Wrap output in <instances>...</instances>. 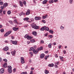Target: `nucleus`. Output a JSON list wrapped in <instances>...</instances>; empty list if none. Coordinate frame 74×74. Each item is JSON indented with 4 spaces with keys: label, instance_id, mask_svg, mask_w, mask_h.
Here are the masks:
<instances>
[{
    "label": "nucleus",
    "instance_id": "f257e3e1",
    "mask_svg": "<svg viewBox=\"0 0 74 74\" xmlns=\"http://www.w3.org/2000/svg\"><path fill=\"white\" fill-rule=\"evenodd\" d=\"M24 38H27L28 40H30V39H32V36L29 35H27V34L24 36Z\"/></svg>",
    "mask_w": 74,
    "mask_h": 74
},
{
    "label": "nucleus",
    "instance_id": "f03ea898",
    "mask_svg": "<svg viewBox=\"0 0 74 74\" xmlns=\"http://www.w3.org/2000/svg\"><path fill=\"white\" fill-rule=\"evenodd\" d=\"M8 71L9 73H12V67L11 66H8Z\"/></svg>",
    "mask_w": 74,
    "mask_h": 74
},
{
    "label": "nucleus",
    "instance_id": "7ed1b4c3",
    "mask_svg": "<svg viewBox=\"0 0 74 74\" xmlns=\"http://www.w3.org/2000/svg\"><path fill=\"white\" fill-rule=\"evenodd\" d=\"M11 31H10L6 32L4 35V37H7L9 35H10L12 33Z\"/></svg>",
    "mask_w": 74,
    "mask_h": 74
},
{
    "label": "nucleus",
    "instance_id": "20e7f679",
    "mask_svg": "<svg viewBox=\"0 0 74 74\" xmlns=\"http://www.w3.org/2000/svg\"><path fill=\"white\" fill-rule=\"evenodd\" d=\"M11 31H10L6 32L4 35V37H7L9 35H10L12 33Z\"/></svg>",
    "mask_w": 74,
    "mask_h": 74
},
{
    "label": "nucleus",
    "instance_id": "39448f33",
    "mask_svg": "<svg viewBox=\"0 0 74 74\" xmlns=\"http://www.w3.org/2000/svg\"><path fill=\"white\" fill-rule=\"evenodd\" d=\"M41 17L39 16H36L35 17L34 19L36 21H38V20H41Z\"/></svg>",
    "mask_w": 74,
    "mask_h": 74
},
{
    "label": "nucleus",
    "instance_id": "423d86ee",
    "mask_svg": "<svg viewBox=\"0 0 74 74\" xmlns=\"http://www.w3.org/2000/svg\"><path fill=\"white\" fill-rule=\"evenodd\" d=\"M21 63L22 64H23V63H25V60H24V59L23 57H21Z\"/></svg>",
    "mask_w": 74,
    "mask_h": 74
},
{
    "label": "nucleus",
    "instance_id": "0eeeda50",
    "mask_svg": "<svg viewBox=\"0 0 74 74\" xmlns=\"http://www.w3.org/2000/svg\"><path fill=\"white\" fill-rule=\"evenodd\" d=\"M11 53L13 56H15L16 53V51H15V50H14L13 51L11 52Z\"/></svg>",
    "mask_w": 74,
    "mask_h": 74
},
{
    "label": "nucleus",
    "instance_id": "6e6552de",
    "mask_svg": "<svg viewBox=\"0 0 74 74\" xmlns=\"http://www.w3.org/2000/svg\"><path fill=\"white\" fill-rule=\"evenodd\" d=\"M33 52L34 54H37V53L38 52V50L37 49H36V50L35 49H34L33 50Z\"/></svg>",
    "mask_w": 74,
    "mask_h": 74
},
{
    "label": "nucleus",
    "instance_id": "1a4fd4ad",
    "mask_svg": "<svg viewBox=\"0 0 74 74\" xmlns=\"http://www.w3.org/2000/svg\"><path fill=\"white\" fill-rule=\"evenodd\" d=\"M3 51H7L8 50V47L6 46L5 47L3 48Z\"/></svg>",
    "mask_w": 74,
    "mask_h": 74
},
{
    "label": "nucleus",
    "instance_id": "9d476101",
    "mask_svg": "<svg viewBox=\"0 0 74 74\" xmlns=\"http://www.w3.org/2000/svg\"><path fill=\"white\" fill-rule=\"evenodd\" d=\"M4 72V69L2 68L0 69V74H3Z\"/></svg>",
    "mask_w": 74,
    "mask_h": 74
},
{
    "label": "nucleus",
    "instance_id": "9b49d317",
    "mask_svg": "<svg viewBox=\"0 0 74 74\" xmlns=\"http://www.w3.org/2000/svg\"><path fill=\"white\" fill-rule=\"evenodd\" d=\"M46 28V26H45L43 27H42L40 29V31H44L45 30V28Z\"/></svg>",
    "mask_w": 74,
    "mask_h": 74
},
{
    "label": "nucleus",
    "instance_id": "f8f14e48",
    "mask_svg": "<svg viewBox=\"0 0 74 74\" xmlns=\"http://www.w3.org/2000/svg\"><path fill=\"white\" fill-rule=\"evenodd\" d=\"M45 56V54H44L42 53L40 55V58L42 59H43V58H44V57Z\"/></svg>",
    "mask_w": 74,
    "mask_h": 74
},
{
    "label": "nucleus",
    "instance_id": "ddd939ff",
    "mask_svg": "<svg viewBox=\"0 0 74 74\" xmlns=\"http://www.w3.org/2000/svg\"><path fill=\"white\" fill-rule=\"evenodd\" d=\"M30 10L28 9L27 10L26 14L27 15H28L30 14Z\"/></svg>",
    "mask_w": 74,
    "mask_h": 74
},
{
    "label": "nucleus",
    "instance_id": "4468645a",
    "mask_svg": "<svg viewBox=\"0 0 74 74\" xmlns=\"http://www.w3.org/2000/svg\"><path fill=\"white\" fill-rule=\"evenodd\" d=\"M12 44H14V45H17V41H13L12 42Z\"/></svg>",
    "mask_w": 74,
    "mask_h": 74
},
{
    "label": "nucleus",
    "instance_id": "2eb2a0df",
    "mask_svg": "<svg viewBox=\"0 0 74 74\" xmlns=\"http://www.w3.org/2000/svg\"><path fill=\"white\" fill-rule=\"evenodd\" d=\"M35 29H38L39 28V27L38 26L35 25L33 27Z\"/></svg>",
    "mask_w": 74,
    "mask_h": 74
},
{
    "label": "nucleus",
    "instance_id": "dca6fc26",
    "mask_svg": "<svg viewBox=\"0 0 74 74\" xmlns=\"http://www.w3.org/2000/svg\"><path fill=\"white\" fill-rule=\"evenodd\" d=\"M32 34L35 36H37V32L34 31L32 32Z\"/></svg>",
    "mask_w": 74,
    "mask_h": 74
},
{
    "label": "nucleus",
    "instance_id": "f3484780",
    "mask_svg": "<svg viewBox=\"0 0 74 74\" xmlns=\"http://www.w3.org/2000/svg\"><path fill=\"white\" fill-rule=\"evenodd\" d=\"M8 4L7 3H5L3 4L4 7H6L8 6Z\"/></svg>",
    "mask_w": 74,
    "mask_h": 74
},
{
    "label": "nucleus",
    "instance_id": "a211bd4d",
    "mask_svg": "<svg viewBox=\"0 0 74 74\" xmlns=\"http://www.w3.org/2000/svg\"><path fill=\"white\" fill-rule=\"evenodd\" d=\"M48 66L49 67H53L54 66V64L53 63L51 64H49L48 65Z\"/></svg>",
    "mask_w": 74,
    "mask_h": 74
},
{
    "label": "nucleus",
    "instance_id": "6ab92c4d",
    "mask_svg": "<svg viewBox=\"0 0 74 74\" xmlns=\"http://www.w3.org/2000/svg\"><path fill=\"white\" fill-rule=\"evenodd\" d=\"M7 66V63H5L3 65V68H6Z\"/></svg>",
    "mask_w": 74,
    "mask_h": 74
},
{
    "label": "nucleus",
    "instance_id": "aec40b11",
    "mask_svg": "<svg viewBox=\"0 0 74 74\" xmlns=\"http://www.w3.org/2000/svg\"><path fill=\"white\" fill-rule=\"evenodd\" d=\"M18 28H16L15 27L13 28V30L14 31H16L18 30Z\"/></svg>",
    "mask_w": 74,
    "mask_h": 74
},
{
    "label": "nucleus",
    "instance_id": "412c9836",
    "mask_svg": "<svg viewBox=\"0 0 74 74\" xmlns=\"http://www.w3.org/2000/svg\"><path fill=\"white\" fill-rule=\"evenodd\" d=\"M19 3H20V5L21 7H22L23 6V3H22V2L21 1H19Z\"/></svg>",
    "mask_w": 74,
    "mask_h": 74
},
{
    "label": "nucleus",
    "instance_id": "4be33fe9",
    "mask_svg": "<svg viewBox=\"0 0 74 74\" xmlns=\"http://www.w3.org/2000/svg\"><path fill=\"white\" fill-rule=\"evenodd\" d=\"M54 1L53 0H51L49 1V3L50 4H52V3H53Z\"/></svg>",
    "mask_w": 74,
    "mask_h": 74
},
{
    "label": "nucleus",
    "instance_id": "5701e85b",
    "mask_svg": "<svg viewBox=\"0 0 74 74\" xmlns=\"http://www.w3.org/2000/svg\"><path fill=\"white\" fill-rule=\"evenodd\" d=\"M45 74H48V73H49V71L47 70H45Z\"/></svg>",
    "mask_w": 74,
    "mask_h": 74
},
{
    "label": "nucleus",
    "instance_id": "b1692460",
    "mask_svg": "<svg viewBox=\"0 0 74 74\" xmlns=\"http://www.w3.org/2000/svg\"><path fill=\"white\" fill-rule=\"evenodd\" d=\"M29 19V18L28 17H26L23 18L24 21H28Z\"/></svg>",
    "mask_w": 74,
    "mask_h": 74
},
{
    "label": "nucleus",
    "instance_id": "393cba45",
    "mask_svg": "<svg viewBox=\"0 0 74 74\" xmlns=\"http://www.w3.org/2000/svg\"><path fill=\"white\" fill-rule=\"evenodd\" d=\"M45 31H49V28L48 27H47L46 26V28L45 29Z\"/></svg>",
    "mask_w": 74,
    "mask_h": 74
},
{
    "label": "nucleus",
    "instance_id": "a878e982",
    "mask_svg": "<svg viewBox=\"0 0 74 74\" xmlns=\"http://www.w3.org/2000/svg\"><path fill=\"white\" fill-rule=\"evenodd\" d=\"M60 60L62 61V62H63V57H62V56H60Z\"/></svg>",
    "mask_w": 74,
    "mask_h": 74
},
{
    "label": "nucleus",
    "instance_id": "bb28decb",
    "mask_svg": "<svg viewBox=\"0 0 74 74\" xmlns=\"http://www.w3.org/2000/svg\"><path fill=\"white\" fill-rule=\"evenodd\" d=\"M37 49H38V51H41V50L42 49V47H41L40 48H38Z\"/></svg>",
    "mask_w": 74,
    "mask_h": 74
},
{
    "label": "nucleus",
    "instance_id": "cd10ccee",
    "mask_svg": "<svg viewBox=\"0 0 74 74\" xmlns=\"http://www.w3.org/2000/svg\"><path fill=\"white\" fill-rule=\"evenodd\" d=\"M47 1H48L45 0L43 2V4H46V3L47 2Z\"/></svg>",
    "mask_w": 74,
    "mask_h": 74
},
{
    "label": "nucleus",
    "instance_id": "c85d7f7f",
    "mask_svg": "<svg viewBox=\"0 0 74 74\" xmlns=\"http://www.w3.org/2000/svg\"><path fill=\"white\" fill-rule=\"evenodd\" d=\"M48 47L49 48H51V47H52V44L51 43H49L48 45Z\"/></svg>",
    "mask_w": 74,
    "mask_h": 74
},
{
    "label": "nucleus",
    "instance_id": "c756f323",
    "mask_svg": "<svg viewBox=\"0 0 74 74\" xmlns=\"http://www.w3.org/2000/svg\"><path fill=\"white\" fill-rule=\"evenodd\" d=\"M73 0H70L69 3L70 4H72L73 3Z\"/></svg>",
    "mask_w": 74,
    "mask_h": 74
},
{
    "label": "nucleus",
    "instance_id": "7c9ffc66",
    "mask_svg": "<svg viewBox=\"0 0 74 74\" xmlns=\"http://www.w3.org/2000/svg\"><path fill=\"white\" fill-rule=\"evenodd\" d=\"M31 42H32V43H34V42H35V40L34 39H32L31 40Z\"/></svg>",
    "mask_w": 74,
    "mask_h": 74
},
{
    "label": "nucleus",
    "instance_id": "2f4dec72",
    "mask_svg": "<svg viewBox=\"0 0 74 74\" xmlns=\"http://www.w3.org/2000/svg\"><path fill=\"white\" fill-rule=\"evenodd\" d=\"M7 13L8 14V15H10V14H11V11L10 10H9L8 11Z\"/></svg>",
    "mask_w": 74,
    "mask_h": 74
},
{
    "label": "nucleus",
    "instance_id": "473e14b6",
    "mask_svg": "<svg viewBox=\"0 0 74 74\" xmlns=\"http://www.w3.org/2000/svg\"><path fill=\"white\" fill-rule=\"evenodd\" d=\"M59 61L55 63V65H58V64H59Z\"/></svg>",
    "mask_w": 74,
    "mask_h": 74
},
{
    "label": "nucleus",
    "instance_id": "72a5a7b5",
    "mask_svg": "<svg viewBox=\"0 0 74 74\" xmlns=\"http://www.w3.org/2000/svg\"><path fill=\"white\" fill-rule=\"evenodd\" d=\"M49 32L50 33H53V31L52 30H49Z\"/></svg>",
    "mask_w": 74,
    "mask_h": 74
},
{
    "label": "nucleus",
    "instance_id": "f704fd0d",
    "mask_svg": "<svg viewBox=\"0 0 74 74\" xmlns=\"http://www.w3.org/2000/svg\"><path fill=\"white\" fill-rule=\"evenodd\" d=\"M9 22L11 24V25H13V23H12V21H9Z\"/></svg>",
    "mask_w": 74,
    "mask_h": 74
},
{
    "label": "nucleus",
    "instance_id": "c9c22d12",
    "mask_svg": "<svg viewBox=\"0 0 74 74\" xmlns=\"http://www.w3.org/2000/svg\"><path fill=\"white\" fill-rule=\"evenodd\" d=\"M0 31H1V33H3L4 32V29H1L0 30Z\"/></svg>",
    "mask_w": 74,
    "mask_h": 74
},
{
    "label": "nucleus",
    "instance_id": "e433bc0d",
    "mask_svg": "<svg viewBox=\"0 0 74 74\" xmlns=\"http://www.w3.org/2000/svg\"><path fill=\"white\" fill-rule=\"evenodd\" d=\"M31 26H32V27H33V28L34 27V23H32L31 24Z\"/></svg>",
    "mask_w": 74,
    "mask_h": 74
},
{
    "label": "nucleus",
    "instance_id": "4c0bfd02",
    "mask_svg": "<svg viewBox=\"0 0 74 74\" xmlns=\"http://www.w3.org/2000/svg\"><path fill=\"white\" fill-rule=\"evenodd\" d=\"M31 22H34V19L33 18H31Z\"/></svg>",
    "mask_w": 74,
    "mask_h": 74
},
{
    "label": "nucleus",
    "instance_id": "58836bf2",
    "mask_svg": "<svg viewBox=\"0 0 74 74\" xmlns=\"http://www.w3.org/2000/svg\"><path fill=\"white\" fill-rule=\"evenodd\" d=\"M30 50L31 51H33L34 50V48L33 47H31L30 49Z\"/></svg>",
    "mask_w": 74,
    "mask_h": 74
},
{
    "label": "nucleus",
    "instance_id": "ea45409f",
    "mask_svg": "<svg viewBox=\"0 0 74 74\" xmlns=\"http://www.w3.org/2000/svg\"><path fill=\"white\" fill-rule=\"evenodd\" d=\"M60 28L61 29H62V30H63V29H64V27L62 26H60Z\"/></svg>",
    "mask_w": 74,
    "mask_h": 74
},
{
    "label": "nucleus",
    "instance_id": "a19ab883",
    "mask_svg": "<svg viewBox=\"0 0 74 74\" xmlns=\"http://www.w3.org/2000/svg\"><path fill=\"white\" fill-rule=\"evenodd\" d=\"M48 33H45L44 35V36H45V37H47V36H48Z\"/></svg>",
    "mask_w": 74,
    "mask_h": 74
},
{
    "label": "nucleus",
    "instance_id": "79ce46f5",
    "mask_svg": "<svg viewBox=\"0 0 74 74\" xmlns=\"http://www.w3.org/2000/svg\"><path fill=\"white\" fill-rule=\"evenodd\" d=\"M3 1H0V5H3Z\"/></svg>",
    "mask_w": 74,
    "mask_h": 74
},
{
    "label": "nucleus",
    "instance_id": "37998d69",
    "mask_svg": "<svg viewBox=\"0 0 74 74\" xmlns=\"http://www.w3.org/2000/svg\"><path fill=\"white\" fill-rule=\"evenodd\" d=\"M40 44H44V41L42 40H41Z\"/></svg>",
    "mask_w": 74,
    "mask_h": 74
},
{
    "label": "nucleus",
    "instance_id": "c03bdc74",
    "mask_svg": "<svg viewBox=\"0 0 74 74\" xmlns=\"http://www.w3.org/2000/svg\"><path fill=\"white\" fill-rule=\"evenodd\" d=\"M21 15H25V14L23 13V12H21Z\"/></svg>",
    "mask_w": 74,
    "mask_h": 74
},
{
    "label": "nucleus",
    "instance_id": "a18cd8bd",
    "mask_svg": "<svg viewBox=\"0 0 74 74\" xmlns=\"http://www.w3.org/2000/svg\"><path fill=\"white\" fill-rule=\"evenodd\" d=\"M3 60L5 61V62H7V60L6 59H4Z\"/></svg>",
    "mask_w": 74,
    "mask_h": 74
},
{
    "label": "nucleus",
    "instance_id": "49530a36",
    "mask_svg": "<svg viewBox=\"0 0 74 74\" xmlns=\"http://www.w3.org/2000/svg\"><path fill=\"white\" fill-rule=\"evenodd\" d=\"M4 6H2L1 7V9H2V10H3V9H4Z\"/></svg>",
    "mask_w": 74,
    "mask_h": 74
},
{
    "label": "nucleus",
    "instance_id": "de8ad7c7",
    "mask_svg": "<svg viewBox=\"0 0 74 74\" xmlns=\"http://www.w3.org/2000/svg\"><path fill=\"white\" fill-rule=\"evenodd\" d=\"M42 19H45V18H46L45 16H42Z\"/></svg>",
    "mask_w": 74,
    "mask_h": 74
},
{
    "label": "nucleus",
    "instance_id": "09e8293b",
    "mask_svg": "<svg viewBox=\"0 0 74 74\" xmlns=\"http://www.w3.org/2000/svg\"><path fill=\"white\" fill-rule=\"evenodd\" d=\"M6 12V11H5V10H4L3 11V14H5V12Z\"/></svg>",
    "mask_w": 74,
    "mask_h": 74
},
{
    "label": "nucleus",
    "instance_id": "8fccbe9b",
    "mask_svg": "<svg viewBox=\"0 0 74 74\" xmlns=\"http://www.w3.org/2000/svg\"><path fill=\"white\" fill-rule=\"evenodd\" d=\"M63 52H64V54H66V50H64Z\"/></svg>",
    "mask_w": 74,
    "mask_h": 74
},
{
    "label": "nucleus",
    "instance_id": "3c124183",
    "mask_svg": "<svg viewBox=\"0 0 74 74\" xmlns=\"http://www.w3.org/2000/svg\"><path fill=\"white\" fill-rule=\"evenodd\" d=\"M4 42H5V43H8V41L5 40L4 41Z\"/></svg>",
    "mask_w": 74,
    "mask_h": 74
},
{
    "label": "nucleus",
    "instance_id": "603ef678",
    "mask_svg": "<svg viewBox=\"0 0 74 74\" xmlns=\"http://www.w3.org/2000/svg\"><path fill=\"white\" fill-rule=\"evenodd\" d=\"M23 4H24V5H26V1H24L23 2Z\"/></svg>",
    "mask_w": 74,
    "mask_h": 74
},
{
    "label": "nucleus",
    "instance_id": "864d4df0",
    "mask_svg": "<svg viewBox=\"0 0 74 74\" xmlns=\"http://www.w3.org/2000/svg\"><path fill=\"white\" fill-rule=\"evenodd\" d=\"M14 22L16 23H18V22H17V21L16 20H14Z\"/></svg>",
    "mask_w": 74,
    "mask_h": 74
},
{
    "label": "nucleus",
    "instance_id": "5fc2aeb1",
    "mask_svg": "<svg viewBox=\"0 0 74 74\" xmlns=\"http://www.w3.org/2000/svg\"><path fill=\"white\" fill-rule=\"evenodd\" d=\"M47 58H48V57H47V56H45V60H47Z\"/></svg>",
    "mask_w": 74,
    "mask_h": 74
},
{
    "label": "nucleus",
    "instance_id": "6e6d98bb",
    "mask_svg": "<svg viewBox=\"0 0 74 74\" xmlns=\"http://www.w3.org/2000/svg\"><path fill=\"white\" fill-rule=\"evenodd\" d=\"M13 71L14 72V73L16 71V69L15 68H14L13 69Z\"/></svg>",
    "mask_w": 74,
    "mask_h": 74
},
{
    "label": "nucleus",
    "instance_id": "4d7b16f0",
    "mask_svg": "<svg viewBox=\"0 0 74 74\" xmlns=\"http://www.w3.org/2000/svg\"><path fill=\"white\" fill-rule=\"evenodd\" d=\"M29 53H30V54H31V55L32 56H33V52H30Z\"/></svg>",
    "mask_w": 74,
    "mask_h": 74
},
{
    "label": "nucleus",
    "instance_id": "13d9d810",
    "mask_svg": "<svg viewBox=\"0 0 74 74\" xmlns=\"http://www.w3.org/2000/svg\"><path fill=\"white\" fill-rule=\"evenodd\" d=\"M49 36L50 38H52V37H53V36L51 35Z\"/></svg>",
    "mask_w": 74,
    "mask_h": 74
},
{
    "label": "nucleus",
    "instance_id": "bf43d9fd",
    "mask_svg": "<svg viewBox=\"0 0 74 74\" xmlns=\"http://www.w3.org/2000/svg\"><path fill=\"white\" fill-rule=\"evenodd\" d=\"M42 22H43V23H45V21L44 20H42Z\"/></svg>",
    "mask_w": 74,
    "mask_h": 74
},
{
    "label": "nucleus",
    "instance_id": "052dcab7",
    "mask_svg": "<svg viewBox=\"0 0 74 74\" xmlns=\"http://www.w3.org/2000/svg\"><path fill=\"white\" fill-rule=\"evenodd\" d=\"M2 12H3V10L1 9L0 10V13H2Z\"/></svg>",
    "mask_w": 74,
    "mask_h": 74
},
{
    "label": "nucleus",
    "instance_id": "680f3d73",
    "mask_svg": "<svg viewBox=\"0 0 74 74\" xmlns=\"http://www.w3.org/2000/svg\"><path fill=\"white\" fill-rule=\"evenodd\" d=\"M55 57H56V58H58V55L56 54L55 55Z\"/></svg>",
    "mask_w": 74,
    "mask_h": 74
},
{
    "label": "nucleus",
    "instance_id": "e2e57ef3",
    "mask_svg": "<svg viewBox=\"0 0 74 74\" xmlns=\"http://www.w3.org/2000/svg\"><path fill=\"white\" fill-rule=\"evenodd\" d=\"M61 47H62V46H61V45H60L59 46V49H60V48H61Z\"/></svg>",
    "mask_w": 74,
    "mask_h": 74
},
{
    "label": "nucleus",
    "instance_id": "0e129e2a",
    "mask_svg": "<svg viewBox=\"0 0 74 74\" xmlns=\"http://www.w3.org/2000/svg\"><path fill=\"white\" fill-rule=\"evenodd\" d=\"M23 74H27V72H23Z\"/></svg>",
    "mask_w": 74,
    "mask_h": 74
},
{
    "label": "nucleus",
    "instance_id": "69168bd1",
    "mask_svg": "<svg viewBox=\"0 0 74 74\" xmlns=\"http://www.w3.org/2000/svg\"><path fill=\"white\" fill-rule=\"evenodd\" d=\"M34 49H36L37 47L35 45V46H34Z\"/></svg>",
    "mask_w": 74,
    "mask_h": 74
},
{
    "label": "nucleus",
    "instance_id": "338daca9",
    "mask_svg": "<svg viewBox=\"0 0 74 74\" xmlns=\"http://www.w3.org/2000/svg\"><path fill=\"white\" fill-rule=\"evenodd\" d=\"M29 74H33V71H31L30 73Z\"/></svg>",
    "mask_w": 74,
    "mask_h": 74
},
{
    "label": "nucleus",
    "instance_id": "774afa93",
    "mask_svg": "<svg viewBox=\"0 0 74 74\" xmlns=\"http://www.w3.org/2000/svg\"><path fill=\"white\" fill-rule=\"evenodd\" d=\"M55 67L56 68H58V66H57V65H55Z\"/></svg>",
    "mask_w": 74,
    "mask_h": 74
}]
</instances>
